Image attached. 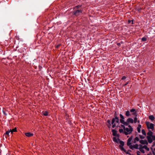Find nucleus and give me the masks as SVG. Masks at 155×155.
Returning a JSON list of instances; mask_svg holds the SVG:
<instances>
[{
    "label": "nucleus",
    "instance_id": "obj_19",
    "mask_svg": "<svg viewBox=\"0 0 155 155\" xmlns=\"http://www.w3.org/2000/svg\"><path fill=\"white\" fill-rule=\"evenodd\" d=\"M17 131V129L16 127H15L14 129H13L12 130H10V131L11 133V134H12L13 132H15Z\"/></svg>",
    "mask_w": 155,
    "mask_h": 155
},
{
    "label": "nucleus",
    "instance_id": "obj_7",
    "mask_svg": "<svg viewBox=\"0 0 155 155\" xmlns=\"http://www.w3.org/2000/svg\"><path fill=\"white\" fill-rule=\"evenodd\" d=\"M132 139V137H130L128 139L127 142V144L128 146H129V147L131 145V141Z\"/></svg>",
    "mask_w": 155,
    "mask_h": 155
},
{
    "label": "nucleus",
    "instance_id": "obj_4",
    "mask_svg": "<svg viewBox=\"0 0 155 155\" xmlns=\"http://www.w3.org/2000/svg\"><path fill=\"white\" fill-rule=\"evenodd\" d=\"M144 149L147 151H149L150 150L149 148L147 145L143 146L141 144H140V147L139 150L142 153H145V151L144 150Z\"/></svg>",
    "mask_w": 155,
    "mask_h": 155
},
{
    "label": "nucleus",
    "instance_id": "obj_26",
    "mask_svg": "<svg viewBox=\"0 0 155 155\" xmlns=\"http://www.w3.org/2000/svg\"><path fill=\"white\" fill-rule=\"evenodd\" d=\"M11 132L10 131V130H8L6 132V133H5V134L7 135L8 136L9 135V133Z\"/></svg>",
    "mask_w": 155,
    "mask_h": 155
},
{
    "label": "nucleus",
    "instance_id": "obj_11",
    "mask_svg": "<svg viewBox=\"0 0 155 155\" xmlns=\"http://www.w3.org/2000/svg\"><path fill=\"white\" fill-rule=\"evenodd\" d=\"M127 122L128 124L130 123H134V120L132 118H128L127 120Z\"/></svg>",
    "mask_w": 155,
    "mask_h": 155
},
{
    "label": "nucleus",
    "instance_id": "obj_29",
    "mask_svg": "<svg viewBox=\"0 0 155 155\" xmlns=\"http://www.w3.org/2000/svg\"><path fill=\"white\" fill-rule=\"evenodd\" d=\"M145 136H144L143 135V136H142V135H140V138L141 139H144Z\"/></svg>",
    "mask_w": 155,
    "mask_h": 155
},
{
    "label": "nucleus",
    "instance_id": "obj_12",
    "mask_svg": "<svg viewBox=\"0 0 155 155\" xmlns=\"http://www.w3.org/2000/svg\"><path fill=\"white\" fill-rule=\"evenodd\" d=\"M120 121L121 123H122V124L124 125H128L127 122L124 121V119H120Z\"/></svg>",
    "mask_w": 155,
    "mask_h": 155
},
{
    "label": "nucleus",
    "instance_id": "obj_6",
    "mask_svg": "<svg viewBox=\"0 0 155 155\" xmlns=\"http://www.w3.org/2000/svg\"><path fill=\"white\" fill-rule=\"evenodd\" d=\"M139 147L140 144L138 145V144H137L133 145H131L130 146V148L132 150H133L134 149H139Z\"/></svg>",
    "mask_w": 155,
    "mask_h": 155
},
{
    "label": "nucleus",
    "instance_id": "obj_32",
    "mask_svg": "<svg viewBox=\"0 0 155 155\" xmlns=\"http://www.w3.org/2000/svg\"><path fill=\"white\" fill-rule=\"evenodd\" d=\"M131 21H132V24H133V20H129L128 21V22L129 23H130L131 22Z\"/></svg>",
    "mask_w": 155,
    "mask_h": 155
},
{
    "label": "nucleus",
    "instance_id": "obj_21",
    "mask_svg": "<svg viewBox=\"0 0 155 155\" xmlns=\"http://www.w3.org/2000/svg\"><path fill=\"white\" fill-rule=\"evenodd\" d=\"M42 114L43 115H44L45 116H47L48 115V112L47 111H45L44 112H42Z\"/></svg>",
    "mask_w": 155,
    "mask_h": 155
},
{
    "label": "nucleus",
    "instance_id": "obj_1",
    "mask_svg": "<svg viewBox=\"0 0 155 155\" xmlns=\"http://www.w3.org/2000/svg\"><path fill=\"white\" fill-rule=\"evenodd\" d=\"M122 127L124 128V130L122 129H120L119 132L120 133H123L125 135H127L131 134L133 130V129L131 126L129 125L127 127H125L124 126L121 125Z\"/></svg>",
    "mask_w": 155,
    "mask_h": 155
},
{
    "label": "nucleus",
    "instance_id": "obj_33",
    "mask_svg": "<svg viewBox=\"0 0 155 155\" xmlns=\"http://www.w3.org/2000/svg\"><path fill=\"white\" fill-rule=\"evenodd\" d=\"M137 155H141L139 151H137Z\"/></svg>",
    "mask_w": 155,
    "mask_h": 155
},
{
    "label": "nucleus",
    "instance_id": "obj_15",
    "mask_svg": "<svg viewBox=\"0 0 155 155\" xmlns=\"http://www.w3.org/2000/svg\"><path fill=\"white\" fill-rule=\"evenodd\" d=\"M153 133L150 130H149L148 132L147 133V136H152V137L153 136Z\"/></svg>",
    "mask_w": 155,
    "mask_h": 155
},
{
    "label": "nucleus",
    "instance_id": "obj_5",
    "mask_svg": "<svg viewBox=\"0 0 155 155\" xmlns=\"http://www.w3.org/2000/svg\"><path fill=\"white\" fill-rule=\"evenodd\" d=\"M145 124L148 129H151L152 131L154 129L153 124L150 123L149 122H146Z\"/></svg>",
    "mask_w": 155,
    "mask_h": 155
},
{
    "label": "nucleus",
    "instance_id": "obj_27",
    "mask_svg": "<svg viewBox=\"0 0 155 155\" xmlns=\"http://www.w3.org/2000/svg\"><path fill=\"white\" fill-rule=\"evenodd\" d=\"M137 117H135V118H134V123H137Z\"/></svg>",
    "mask_w": 155,
    "mask_h": 155
},
{
    "label": "nucleus",
    "instance_id": "obj_25",
    "mask_svg": "<svg viewBox=\"0 0 155 155\" xmlns=\"http://www.w3.org/2000/svg\"><path fill=\"white\" fill-rule=\"evenodd\" d=\"M107 122L109 124V125L108 126V127H110V126L111 125V124H110V120H107Z\"/></svg>",
    "mask_w": 155,
    "mask_h": 155
},
{
    "label": "nucleus",
    "instance_id": "obj_23",
    "mask_svg": "<svg viewBox=\"0 0 155 155\" xmlns=\"http://www.w3.org/2000/svg\"><path fill=\"white\" fill-rule=\"evenodd\" d=\"M141 132L143 135L144 136H146V133L144 129H142L141 130Z\"/></svg>",
    "mask_w": 155,
    "mask_h": 155
},
{
    "label": "nucleus",
    "instance_id": "obj_10",
    "mask_svg": "<svg viewBox=\"0 0 155 155\" xmlns=\"http://www.w3.org/2000/svg\"><path fill=\"white\" fill-rule=\"evenodd\" d=\"M140 142L142 144L147 145L148 144L146 140H141L140 141Z\"/></svg>",
    "mask_w": 155,
    "mask_h": 155
},
{
    "label": "nucleus",
    "instance_id": "obj_34",
    "mask_svg": "<svg viewBox=\"0 0 155 155\" xmlns=\"http://www.w3.org/2000/svg\"><path fill=\"white\" fill-rule=\"evenodd\" d=\"M129 83V82H126L124 84V86H126L127 84H128Z\"/></svg>",
    "mask_w": 155,
    "mask_h": 155
},
{
    "label": "nucleus",
    "instance_id": "obj_22",
    "mask_svg": "<svg viewBox=\"0 0 155 155\" xmlns=\"http://www.w3.org/2000/svg\"><path fill=\"white\" fill-rule=\"evenodd\" d=\"M119 142V143L120 144L119 146H124V142L123 141L121 140H120Z\"/></svg>",
    "mask_w": 155,
    "mask_h": 155
},
{
    "label": "nucleus",
    "instance_id": "obj_37",
    "mask_svg": "<svg viewBox=\"0 0 155 155\" xmlns=\"http://www.w3.org/2000/svg\"><path fill=\"white\" fill-rule=\"evenodd\" d=\"M147 155H151V154H147Z\"/></svg>",
    "mask_w": 155,
    "mask_h": 155
},
{
    "label": "nucleus",
    "instance_id": "obj_14",
    "mask_svg": "<svg viewBox=\"0 0 155 155\" xmlns=\"http://www.w3.org/2000/svg\"><path fill=\"white\" fill-rule=\"evenodd\" d=\"M113 140L114 142L118 143L120 141V140L119 139V138H117L116 137H114L113 138Z\"/></svg>",
    "mask_w": 155,
    "mask_h": 155
},
{
    "label": "nucleus",
    "instance_id": "obj_36",
    "mask_svg": "<svg viewBox=\"0 0 155 155\" xmlns=\"http://www.w3.org/2000/svg\"><path fill=\"white\" fill-rule=\"evenodd\" d=\"M80 7V6H79V5L78 6H76V8H79V7Z\"/></svg>",
    "mask_w": 155,
    "mask_h": 155
},
{
    "label": "nucleus",
    "instance_id": "obj_16",
    "mask_svg": "<svg viewBox=\"0 0 155 155\" xmlns=\"http://www.w3.org/2000/svg\"><path fill=\"white\" fill-rule=\"evenodd\" d=\"M141 127V126L140 124H139L138 125V127H137V131L138 133L140 132V128Z\"/></svg>",
    "mask_w": 155,
    "mask_h": 155
},
{
    "label": "nucleus",
    "instance_id": "obj_30",
    "mask_svg": "<svg viewBox=\"0 0 155 155\" xmlns=\"http://www.w3.org/2000/svg\"><path fill=\"white\" fill-rule=\"evenodd\" d=\"M120 117L121 118L120 119H124V116L121 114H120Z\"/></svg>",
    "mask_w": 155,
    "mask_h": 155
},
{
    "label": "nucleus",
    "instance_id": "obj_3",
    "mask_svg": "<svg viewBox=\"0 0 155 155\" xmlns=\"http://www.w3.org/2000/svg\"><path fill=\"white\" fill-rule=\"evenodd\" d=\"M130 112L132 113V114L134 116H136V111L134 109H132L129 111H127L125 112V115L127 117L131 115Z\"/></svg>",
    "mask_w": 155,
    "mask_h": 155
},
{
    "label": "nucleus",
    "instance_id": "obj_31",
    "mask_svg": "<svg viewBox=\"0 0 155 155\" xmlns=\"http://www.w3.org/2000/svg\"><path fill=\"white\" fill-rule=\"evenodd\" d=\"M126 78V77L125 76H123L122 77L121 79L122 80H124Z\"/></svg>",
    "mask_w": 155,
    "mask_h": 155
},
{
    "label": "nucleus",
    "instance_id": "obj_35",
    "mask_svg": "<svg viewBox=\"0 0 155 155\" xmlns=\"http://www.w3.org/2000/svg\"><path fill=\"white\" fill-rule=\"evenodd\" d=\"M60 44H59V45H57L56 46V48H58L59 47H60Z\"/></svg>",
    "mask_w": 155,
    "mask_h": 155
},
{
    "label": "nucleus",
    "instance_id": "obj_18",
    "mask_svg": "<svg viewBox=\"0 0 155 155\" xmlns=\"http://www.w3.org/2000/svg\"><path fill=\"white\" fill-rule=\"evenodd\" d=\"M119 148L120 149V150L122 151H124L125 152H126V150L124 149V148L123 147V146H119Z\"/></svg>",
    "mask_w": 155,
    "mask_h": 155
},
{
    "label": "nucleus",
    "instance_id": "obj_38",
    "mask_svg": "<svg viewBox=\"0 0 155 155\" xmlns=\"http://www.w3.org/2000/svg\"><path fill=\"white\" fill-rule=\"evenodd\" d=\"M154 150L155 151V148L154 149Z\"/></svg>",
    "mask_w": 155,
    "mask_h": 155
},
{
    "label": "nucleus",
    "instance_id": "obj_2",
    "mask_svg": "<svg viewBox=\"0 0 155 155\" xmlns=\"http://www.w3.org/2000/svg\"><path fill=\"white\" fill-rule=\"evenodd\" d=\"M112 127H121V125L119 126V119L118 117H115V118H114L112 120Z\"/></svg>",
    "mask_w": 155,
    "mask_h": 155
},
{
    "label": "nucleus",
    "instance_id": "obj_13",
    "mask_svg": "<svg viewBox=\"0 0 155 155\" xmlns=\"http://www.w3.org/2000/svg\"><path fill=\"white\" fill-rule=\"evenodd\" d=\"M25 134L26 136L28 137H31L33 135V134L31 133L30 132L25 133Z\"/></svg>",
    "mask_w": 155,
    "mask_h": 155
},
{
    "label": "nucleus",
    "instance_id": "obj_28",
    "mask_svg": "<svg viewBox=\"0 0 155 155\" xmlns=\"http://www.w3.org/2000/svg\"><path fill=\"white\" fill-rule=\"evenodd\" d=\"M139 138L137 137H136L135 138V142H136V141H139Z\"/></svg>",
    "mask_w": 155,
    "mask_h": 155
},
{
    "label": "nucleus",
    "instance_id": "obj_24",
    "mask_svg": "<svg viewBox=\"0 0 155 155\" xmlns=\"http://www.w3.org/2000/svg\"><path fill=\"white\" fill-rule=\"evenodd\" d=\"M147 38L145 37H143L141 39V41H147Z\"/></svg>",
    "mask_w": 155,
    "mask_h": 155
},
{
    "label": "nucleus",
    "instance_id": "obj_20",
    "mask_svg": "<svg viewBox=\"0 0 155 155\" xmlns=\"http://www.w3.org/2000/svg\"><path fill=\"white\" fill-rule=\"evenodd\" d=\"M149 118L152 121L154 120V117L153 115H150L149 116Z\"/></svg>",
    "mask_w": 155,
    "mask_h": 155
},
{
    "label": "nucleus",
    "instance_id": "obj_17",
    "mask_svg": "<svg viewBox=\"0 0 155 155\" xmlns=\"http://www.w3.org/2000/svg\"><path fill=\"white\" fill-rule=\"evenodd\" d=\"M113 135L114 136H116L117 134V132L115 130H112Z\"/></svg>",
    "mask_w": 155,
    "mask_h": 155
},
{
    "label": "nucleus",
    "instance_id": "obj_8",
    "mask_svg": "<svg viewBox=\"0 0 155 155\" xmlns=\"http://www.w3.org/2000/svg\"><path fill=\"white\" fill-rule=\"evenodd\" d=\"M147 139L149 143H151L153 140V138L152 137V136H147Z\"/></svg>",
    "mask_w": 155,
    "mask_h": 155
},
{
    "label": "nucleus",
    "instance_id": "obj_9",
    "mask_svg": "<svg viewBox=\"0 0 155 155\" xmlns=\"http://www.w3.org/2000/svg\"><path fill=\"white\" fill-rule=\"evenodd\" d=\"M82 13V11L80 10H77L74 12L75 15L78 16L80 15Z\"/></svg>",
    "mask_w": 155,
    "mask_h": 155
}]
</instances>
